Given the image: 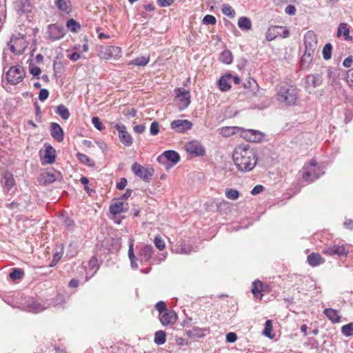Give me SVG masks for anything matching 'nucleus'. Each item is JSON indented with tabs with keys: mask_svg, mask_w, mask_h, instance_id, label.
<instances>
[{
	"mask_svg": "<svg viewBox=\"0 0 353 353\" xmlns=\"http://www.w3.org/2000/svg\"><path fill=\"white\" fill-rule=\"evenodd\" d=\"M177 92H178L176 95V99L181 103L180 108L185 109L189 105L190 103V92L183 88H179Z\"/></svg>",
	"mask_w": 353,
	"mask_h": 353,
	"instance_id": "18",
	"label": "nucleus"
},
{
	"mask_svg": "<svg viewBox=\"0 0 353 353\" xmlns=\"http://www.w3.org/2000/svg\"><path fill=\"white\" fill-rule=\"evenodd\" d=\"M51 136L58 142L63 140V131L61 127L57 123H52L50 125Z\"/></svg>",
	"mask_w": 353,
	"mask_h": 353,
	"instance_id": "22",
	"label": "nucleus"
},
{
	"mask_svg": "<svg viewBox=\"0 0 353 353\" xmlns=\"http://www.w3.org/2000/svg\"><path fill=\"white\" fill-rule=\"evenodd\" d=\"M23 276V272L22 270L19 268H14L12 272L10 273V277L12 280L20 279Z\"/></svg>",
	"mask_w": 353,
	"mask_h": 353,
	"instance_id": "44",
	"label": "nucleus"
},
{
	"mask_svg": "<svg viewBox=\"0 0 353 353\" xmlns=\"http://www.w3.org/2000/svg\"><path fill=\"white\" fill-rule=\"evenodd\" d=\"M54 3L61 12L68 14L72 11L70 0H56Z\"/></svg>",
	"mask_w": 353,
	"mask_h": 353,
	"instance_id": "26",
	"label": "nucleus"
},
{
	"mask_svg": "<svg viewBox=\"0 0 353 353\" xmlns=\"http://www.w3.org/2000/svg\"><path fill=\"white\" fill-rule=\"evenodd\" d=\"M191 251H192L191 248L190 246L184 244V245H181L178 248L177 253L188 254H190L191 252Z\"/></svg>",
	"mask_w": 353,
	"mask_h": 353,
	"instance_id": "55",
	"label": "nucleus"
},
{
	"mask_svg": "<svg viewBox=\"0 0 353 353\" xmlns=\"http://www.w3.org/2000/svg\"><path fill=\"white\" fill-rule=\"evenodd\" d=\"M242 128L236 126H227L223 127L221 129V134L223 137H230L236 134H240L241 133Z\"/></svg>",
	"mask_w": 353,
	"mask_h": 353,
	"instance_id": "27",
	"label": "nucleus"
},
{
	"mask_svg": "<svg viewBox=\"0 0 353 353\" xmlns=\"http://www.w3.org/2000/svg\"><path fill=\"white\" fill-rule=\"evenodd\" d=\"M121 53V48L116 46H106L101 51V57L109 59L118 56Z\"/></svg>",
	"mask_w": 353,
	"mask_h": 353,
	"instance_id": "19",
	"label": "nucleus"
},
{
	"mask_svg": "<svg viewBox=\"0 0 353 353\" xmlns=\"http://www.w3.org/2000/svg\"><path fill=\"white\" fill-rule=\"evenodd\" d=\"M47 33L48 34V39L51 41H54L62 39L65 34V31L62 25L54 23L50 24L48 26Z\"/></svg>",
	"mask_w": 353,
	"mask_h": 353,
	"instance_id": "8",
	"label": "nucleus"
},
{
	"mask_svg": "<svg viewBox=\"0 0 353 353\" xmlns=\"http://www.w3.org/2000/svg\"><path fill=\"white\" fill-rule=\"evenodd\" d=\"M170 126L171 128L174 130L176 132L183 133L190 130L192 127V123L187 119H178L172 121Z\"/></svg>",
	"mask_w": 353,
	"mask_h": 353,
	"instance_id": "16",
	"label": "nucleus"
},
{
	"mask_svg": "<svg viewBox=\"0 0 353 353\" xmlns=\"http://www.w3.org/2000/svg\"><path fill=\"white\" fill-rule=\"evenodd\" d=\"M327 76L330 83L333 84L336 80V71L332 69H328Z\"/></svg>",
	"mask_w": 353,
	"mask_h": 353,
	"instance_id": "51",
	"label": "nucleus"
},
{
	"mask_svg": "<svg viewBox=\"0 0 353 353\" xmlns=\"http://www.w3.org/2000/svg\"><path fill=\"white\" fill-rule=\"evenodd\" d=\"M332 45L328 43L325 45L323 49V57L325 60H329L332 56Z\"/></svg>",
	"mask_w": 353,
	"mask_h": 353,
	"instance_id": "42",
	"label": "nucleus"
},
{
	"mask_svg": "<svg viewBox=\"0 0 353 353\" xmlns=\"http://www.w3.org/2000/svg\"><path fill=\"white\" fill-rule=\"evenodd\" d=\"M305 53L301 58V67L307 66L312 61V57L317 48V37L312 31L305 34Z\"/></svg>",
	"mask_w": 353,
	"mask_h": 353,
	"instance_id": "2",
	"label": "nucleus"
},
{
	"mask_svg": "<svg viewBox=\"0 0 353 353\" xmlns=\"http://www.w3.org/2000/svg\"><path fill=\"white\" fill-rule=\"evenodd\" d=\"M321 83L322 77L319 74H309L305 78V88L309 93L312 92L314 89L319 86Z\"/></svg>",
	"mask_w": 353,
	"mask_h": 353,
	"instance_id": "15",
	"label": "nucleus"
},
{
	"mask_svg": "<svg viewBox=\"0 0 353 353\" xmlns=\"http://www.w3.org/2000/svg\"><path fill=\"white\" fill-rule=\"evenodd\" d=\"M323 314L333 323H339L341 317L336 310L332 308H326L323 311Z\"/></svg>",
	"mask_w": 353,
	"mask_h": 353,
	"instance_id": "28",
	"label": "nucleus"
},
{
	"mask_svg": "<svg viewBox=\"0 0 353 353\" xmlns=\"http://www.w3.org/2000/svg\"><path fill=\"white\" fill-rule=\"evenodd\" d=\"M241 136L250 142H259L263 138V134L259 131L254 130H244L242 128Z\"/></svg>",
	"mask_w": 353,
	"mask_h": 353,
	"instance_id": "17",
	"label": "nucleus"
},
{
	"mask_svg": "<svg viewBox=\"0 0 353 353\" xmlns=\"http://www.w3.org/2000/svg\"><path fill=\"white\" fill-rule=\"evenodd\" d=\"M232 75L227 74L222 76L219 80V88L223 92L228 91L231 88L230 80L232 79Z\"/></svg>",
	"mask_w": 353,
	"mask_h": 353,
	"instance_id": "24",
	"label": "nucleus"
},
{
	"mask_svg": "<svg viewBox=\"0 0 353 353\" xmlns=\"http://www.w3.org/2000/svg\"><path fill=\"white\" fill-rule=\"evenodd\" d=\"M155 307L159 312V314L168 311L166 309V305L163 301L158 302L156 304Z\"/></svg>",
	"mask_w": 353,
	"mask_h": 353,
	"instance_id": "56",
	"label": "nucleus"
},
{
	"mask_svg": "<svg viewBox=\"0 0 353 353\" xmlns=\"http://www.w3.org/2000/svg\"><path fill=\"white\" fill-rule=\"evenodd\" d=\"M263 190V186L261 185H256L251 191V194L256 195L261 192Z\"/></svg>",
	"mask_w": 353,
	"mask_h": 353,
	"instance_id": "62",
	"label": "nucleus"
},
{
	"mask_svg": "<svg viewBox=\"0 0 353 353\" xmlns=\"http://www.w3.org/2000/svg\"><path fill=\"white\" fill-rule=\"evenodd\" d=\"M323 253L330 256H347L349 251L346 249L344 245H330L326 246L323 249Z\"/></svg>",
	"mask_w": 353,
	"mask_h": 353,
	"instance_id": "9",
	"label": "nucleus"
},
{
	"mask_svg": "<svg viewBox=\"0 0 353 353\" xmlns=\"http://www.w3.org/2000/svg\"><path fill=\"white\" fill-rule=\"evenodd\" d=\"M279 36L286 38L289 36V31L283 26H272L267 31L266 39L270 41Z\"/></svg>",
	"mask_w": 353,
	"mask_h": 353,
	"instance_id": "11",
	"label": "nucleus"
},
{
	"mask_svg": "<svg viewBox=\"0 0 353 353\" xmlns=\"http://www.w3.org/2000/svg\"><path fill=\"white\" fill-rule=\"evenodd\" d=\"M232 157L234 164L240 171H250L257 163L256 152L248 144L236 146Z\"/></svg>",
	"mask_w": 353,
	"mask_h": 353,
	"instance_id": "1",
	"label": "nucleus"
},
{
	"mask_svg": "<svg viewBox=\"0 0 353 353\" xmlns=\"http://www.w3.org/2000/svg\"><path fill=\"white\" fill-rule=\"evenodd\" d=\"M24 309L28 312L38 313L46 309V307L42 305L37 301L31 299L26 306H25Z\"/></svg>",
	"mask_w": 353,
	"mask_h": 353,
	"instance_id": "23",
	"label": "nucleus"
},
{
	"mask_svg": "<svg viewBox=\"0 0 353 353\" xmlns=\"http://www.w3.org/2000/svg\"><path fill=\"white\" fill-rule=\"evenodd\" d=\"M272 323L271 320H267L265 323V327L263 332V334L270 338L273 339L274 334L272 333Z\"/></svg>",
	"mask_w": 353,
	"mask_h": 353,
	"instance_id": "35",
	"label": "nucleus"
},
{
	"mask_svg": "<svg viewBox=\"0 0 353 353\" xmlns=\"http://www.w3.org/2000/svg\"><path fill=\"white\" fill-rule=\"evenodd\" d=\"M237 339L236 334L234 332H229L226 335V341L228 343H234Z\"/></svg>",
	"mask_w": 353,
	"mask_h": 353,
	"instance_id": "59",
	"label": "nucleus"
},
{
	"mask_svg": "<svg viewBox=\"0 0 353 353\" xmlns=\"http://www.w3.org/2000/svg\"><path fill=\"white\" fill-rule=\"evenodd\" d=\"M92 123L93 124V125L99 130H102L104 127L102 124V123L101 122L100 119L99 117H93L92 119Z\"/></svg>",
	"mask_w": 353,
	"mask_h": 353,
	"instance_id": "53",
	"label": "nucleus"
},
{
	"mask_svg": "<svg viewBox=\"0 0 353 353\" xmlns=\"http://www.w3.org/2000/svg\"><path fill=\"white\" fill-rule=\"evenodd\" d=\"M127 185V179L122 178L119 183L117 184V188L119 190H123Z\"/></svg>",
	"mask_w": 353,
	"mask_h": 353,
	"instance_id": "63",
	"label": "nucleus"
},
{
	"mask_svg": "<svg viewBox=\"0 0 353 353\" xmlns=\"http://www.w3.org/2000/svg\"><path fill=\"white\" fill-rule=\"evenodd\" d=\"M225 196L228 199L231 200H236L239 196V192L235 189H226Z\"/></svg>",
	"mask_w": 353,
	"mask_h": 353,
	"instance_id": "45",
	"label": "nucleus"
},
{
	"mask_svg": "<svg viewBox=\"0 0 353 353\" xmlns=\"http://www.w3.org/2000/svg\"><path fill=\"white\" fill-rule=\"evenodd\" d=\"M66 27L70 31L72 32H77L80 29V24L73 19H70L67 21Z\"/></svg>",
	"mask_w": 353,
	"mask_h": 353,
	"instance_id": "37",
	"label": "nucleus"
},
{
	"mask_svg": "<svg viewBox=\"0 0 353 353\" xmlns=\"http://www.w3.org/2000/svg\"><path fill=\"white\" fill-rule=\"evenodd\" d=\"M297 99L296 88L288 84L281 85L278 90V100L287 105H293Z\"/></svg>",
	"mask_w": 353,
	"mask_h": 353,
	"instance_id": "3",
	"label": "nucleus"
},
{
	"mask_svg": "<svg viewBox=\"0 0 353 353\" xmlns=\"http://www.w3.org/2000/svg\"><path fill=\"white\" fill-rule=\"evenodd\" d=\"M221 11L223 14L230 18H234L235 16L234 10L229 4H223L221 8Z\"/></svg>",
	"mask_w": 353,
	"mask_h": 353,
	"instance_id": "38",
	"label": "nucleus"
},
{
	"mask_svg": "<svg viewBox=\"0 0 353 353\" xmlns=\"http://www.w3.org/2000/svg\"><path fill=\"white\" fill-rule=\"evenodd\" d=\"M324 172L322 169L317 166L315 160H312L309 165H305L303 168L302 178L307 182L314 181L318 179Z\"/></svg>",
	"mask_w": 353,
	"mask_h": 353,
	"instance_id": "4",
	"label": "nucleus"
},
{
	"mask_svg": "<svg viewBox=\"0 0 353 353\" xmlns=\"http://www.w3.org/2000/svg\"><path fill=\"white\" fill-rule=\"evenodd\" d=\"M133 130L135 133L142 134L145 130V125H143V124L137 125L134 126Z\"/></svg>",
	"mask_w": 353,
	"mask_h": 353,
	"instance_id": "61",
	"label": "nucleus"
},
{
	"mask_svg": "<svg viewBox=\"0 0 353 353\" xmlns=\"http://www.w3.org/2000/svg\"><path fill=\"white\" fill-rule=\"evenodd\" d=\"M157 1L160 7H168L173 3L174 0H157Z\"/></svg>",
	"mask_w": 353,
	"mask_h": 353,
	"instance_id": "58",
	"label": "nucleus"
},
{
	"mask_svg": "<svg viewBox=\"0 0 353 353\" xmlns=\"http://www.w3.org/2000/svg\"><path fill=\"white\" fill-rule=\"evenodd\" d=\"M150 61V57L146 56H142L134 59L131 61L130 64L138 65V66H145Z\"/></svg>",
	"mask_w": 353,
	"mask_h": 353,
	"instance_id": "33",
	"label": "nucleus"
},
{
	"mask_svg": "<svg viewBox=\"0 0 353 353\" xmlns=\"http://www.w3.org/2000/svg\"><path fill=\"white\" fill-rule=\"evenodd\" d=\"M98 267L99 265L97 259L94 257L90 259V260L88 262V268H90V270H94V273H95L97 270L98 269Z\"/></svg>",
	"mask_w": 353,
	"mask_h": 353,
	"instance_id": "50",
	"label": "nucleus"
},
{
	"mask_svg": "<svg viewBox=\"0 0 353 353\" xmlns=\"http://www.w3.org/2000/svg\"><path fill=\"white\" fill-rule=\"evenodd\" d=\"M125 211L126 210L124 209V203L121 201L112 203L110 206V212L113 215H117Z\"/></svg>",
	"mask_w": 353,
	"mask_h": 353,
	"instance_id": "30",
	"label": "nucleus"
},
{
	"mask_svg": "<svg viewBox=\"0 0 353 353\" xmlns=\"http://www.w3.org/2000/svg\"><path fill=\"white\" fill-rule=\"evenodd\" d=\"M160 130V125L157 121H153L150 127V133L152 136H155L159 134Z\"/></svg>",
	"mask_w": 353,
	"mask_h": 353,
	"instance_id": "47",
	"label": "nucleus"
},
{
	"mask_svg": "<svg viewBox=\"0 0 353 353\" xmlns=\"http://www.w3.org/2000/svg\"><path fill=\"white\" fill-rule=\"evenodd\" d=\"M342 334L347 336H351L353 335V323H350L347 325H343L341 327Z\"/></svg>",
	"mask_w": 353,
	"mask_h": 353,
	"instance_id": "40",
	"label": "nucleus"
},
{
	"mask_svg": "<svg viewBox=\"0 0 353 353\" xmlns=\"http://www.w3.org/2000/svg\"><path fill=\"white\" fill-rule=\"evenodd\" d=\"M307 261L312 267H315L325 263V259L319 253L314 252L307 256Z\"/></svg>",
	"mask_w": 353,
	"mask_h": 353,
	"instance_id": "25",
	"label": "nucleus"
},
{
	"mask_svg": "<svg viewBox=\"0 0 353 353\" xmlns=\"http://www.w3.org/2000/svg\"><path fill=\"white\" fill-rule=\"evenodd\" d=\"M46 181L48 183H52L53 181H56L58 178V176L60 175L59 172H57L56 171L51 172H46Z\"/></svg>",
	"mask_w": 353,
	"mask_h": 353,
	"instance_id": "46",
	"label": "nucleus"
},
{
	"mask_svg": "<svg viewBox=\"0 0 353 353\" xmlns=\"http://www.w3.org/2000/svg\"><path fill=\"white\" fill-rule=\"evenodd\" d=\"M154 343L157 345H162L165 342V333L162 330L156 332L154 334Z\"/></svg>",
	"mask_w": 353,
	"mask_h": 353,
	"instance_id": "39",
	"label": "nucleus"
},
{
	"mask_svg": "<svg viewBox=\"0 0 353 353\" xmlns=\"http://www.w3.org/2000/svg\"><path fill=\"white\" fill-rule=\"evenodd\" d=\"M154 245L159 250H163L165 248L164 241L159 236H156L154 240Z\"/></svg>",
	"mask_w": 353,
	"mask_h": 353,
	"instance_id": "49",
	"label": "nucleus"
},
{
	"mask_svg": "<svg viewBox=\"0 0 353 353\" xmlns=\"http://www.w3.org/2000/svg\"><path fill=\"white\" fill-rule=\"evenodd\" d=\"M350 30L347 27V24L345 23H341L338 28L337 35L343 36L345 39L348 40L350 39V37L349 36Z\"/></svg>",
	"mask_w": 353,
	"mask_h": 353,
	"instance_id": "32",
	"label": "nucleus"
},
{
	"mask_svg": "<svg viewBox=\"0 0 353 353\" xmlns=\"http://www.w3.org/2000/svg\"><path fill=\"white\" fill-rule=\"evenodd\" d=\"M132 171L136 176L146 182L150 181L154 173L152 168H145L137 162L132 164Z\"/></svg>",
	"mask_w": 353,
	"mask_h": 353,
	"instance_id": "7",
	"label": "nucleus"
},
{
	"mask_svg": "<svg viewBox=\"0 0 353 353\" xmlns=\"http://www.w3.org/2000/svg\"><path fill=\"white\" fill-rule=\"evenodd\" d=\"M1 183L4 192L8 193L16 184L13 174L8 170H5L1 174Z\"/></svg>",
	"mask_w": 353,
	"mask_h": 353,
	"instance_id": "13",
	"label": "nucleus"
},
{
	"mask_svg": "<svg viewBox=\"0 0 353 353\" xmlns=\"http://www.w3.org/2000/svg\"><path fill=\"white\" fill-rule=\"evenodd\" d=\"M56 112L64 120H67L70 117V112L64 105H59L57 108Z\"/></svg>",
	"mask_w": 353,
	"mask_h": 353,
	"instance_id": "34",
	"label": "nucleus"
},
{
	"mask_svg": "<svg viewBox=\"0 0 353 353\" xmlns=\"http://www.w3.org/2000/svg\"><path fill=\"white\" fill-rule=\"evenodd\" d=\"M203 23L205 25H215L216 19L213 15L207 14L203 17Z\"/></svg>",
	"mask_w": 353,
	"mask_h": 353,
	"instance_id": "48",
	"label": "nucleus"
},
{
	"mask_svg": "<svg viewBox=\"0 0 353 353\" xmlns=\"http://www.w3.org/2000/svg\"><path fill=\"white\" fill-rule=\"evenodd\" d=\"M159 319L163 325L173 324L176 319V314L172 311H165L159 314Z\"/></svg>",
	"mask_w": 353,
	"mask_h": 353,
	"instance_id": "21",
	"label": "nucleus"
},
{
	"mask_svg": "<svg viewBox=\"0 0 353 353\" xmlns=\"http://www.w3.org/2000/svg\"><path fill=\"white\" fill-rule=\"evenodd\" d=\"M10 50L14 54H21L23 52L28 46L25 37L19 34L17 37H12L10 39Z\"/></svg>",
	"mask_w": 353,
	"mask_h": 353,
	"instance_id": "6",
	"label": "nucleus"
},
{
	"mask_svg": "<svg viewBox=\"0 0 353 353\" xmlns=\"http://www.w3.org/2000/svg\"><path fill=\"white\" fill-rule=\"evenodd\" d=\"M238 26L242 30H250L252 28V21L247 17H241L238 20Z\"/></svg>",
	"mask_w": 353,
	"mask_h": 353,
	"instance_id": "29",
	"label": "nucleus"
},
{
	"mask_svg": "<svg viewBox=\"0 0 353 353\" xmlns=\"http://www.w3.org/2000/svg\"><path fill=\"white\" fill-rule=\"evenodd\" d=\"M221 61L226 64H230L232 61V56L229 50H224L220 57Z\"/></svg>",
	"mask_w": 353,
	"mask_h": 353,
	"instance_id": "41",
	"label": "nucleus"
},
{
	"mask_svg": "<svg viewBox=\"0 0 353 353\" xmlns=\"http://www.w3.org/2000/svg\"><path fill=\"white\" fill-rule=\"evenodd\" d=\"M153 248L150 245H145L140 248L139 250V256L141 262L148 261L153 254Z\"/></svg>",
	"mask_w": 353,
	"mask_h": 353,
	"instance_id": "20",
	"label": "nucleus"
},
{
	"mask_svg": "<svg viewBox=\"0 0 353 353\" xmlns=\"http://www.w3.org/2000/svg\"><path fill=\"white\" fill-rule=\"evenodd\" d=\"M49 92L46 89H41L39 92V99L41 101H44L48 97Z\"/></svg>",
	"mask_w": 353,
	"mask_h": 353,
	"instance_id": "57",
	"label": "nucleus"
},
{
	"mask_svg": "<svg viewBox=\"0 0 353 353\" xmlns=\"http://www.w3.org/2000/svg\"><path fill=\"white\" fill-rule=\"evenodd\" d=\"M262 290L263 283L260 281H255L252 283V292L254 296H259Z\"/></svg>",
	"mask_w": 353,
	"mask_h": 353,
	"instance_id": "36",
	"label": "nucleus"
},
{
	"mask_svg": "<svg viewBox=\"0 0 353 353\" xmlns=\"http://www.w3.org/2000/svg\"><path fill=\"white\" fill-rule=\"evenodd\" d=\"M30 72L33 76L38 77L41 73V70L38 66H32L30 68Z\"/></svg>",
	"mask_w": 353,
	"mask_h": 353,
	"instance_id": "60",
	"label": "nucleus"
},
{
	"mask_svg": "<svg viewBox=\"0 0 353 353\" xmlns=\"http://www.w3.org/2000/svg\"><path fill=\"white\" fill-rule=\"evenodd\" d=\"M26 75L23 68L21 65L12 66L6 73V79L11 85L21 82Z\"/></svg>",
	"mask_w": 353,
	"mask_h": 353,
	"instance_id": "5",
	"label": "nucleus"
},
{
	"mask_svg": "<svg viewBox=\"0 0 353 353\" xmlns=\"http://www.w3.org/2000/svg\"><path fill=\"white\" fill-rule=\"evenodd\" d=\"M62 256H63L62 251L57 252L53 256V259L50 264V267L55 266L56 264L57 263V262L61 259Z\"/></svg>",
	"mask_w": 353,
	"mask_h": 353,
	"instance_id": "52",
	"label": "nucleus"
},
{
	"mask_svg": "<svg viewBox=\"0 0 353 353\" xmlns=\"http://www.w3.org/2000/svg\"><path fill=\"white\" fill-rule=\"evenodd\" d=\"M185 149L188 153L196 157H202L205 153L204 147L199 141L196 140L186 143L185 145Z\"/></svg>",
	"mask_w": 353,
	"mask_h": 353,
	"instance_id": "10",
	"label": "nucleus"
},
{
	"mask_svg": "<svg viewBox=\"0 0 353 353\" xmlns=\"http://www.w3.org/2000/svg\"><path fill=\"white\" fill-rule=\"evenodd\" d=\"M285 12L290 15H294L296 12V8L292 5H289L285 8Z\"/></svg>",
	"mask_w": 353,
	"mask_h": 353,
	"instance_id": "64",
	"label": "nucleus"
},
{
	"mask_svg": "<svg viewBox=\"0 0 353 353\" xmlns=\"http://www.w3.org/2000/svg\"><path fill=\"white\" fill-rule=\"evenodd\" d=\"M346 81L349 86L353 89V68L347 71L346 74Z\"/></svg>",
	"mask_w": 353,
	"mask_h": 353,
	"instance_id": "54",
	"label": "nucleus"
},
{
	"mask_svg": "<svg viewBox=\"0 0 353 353\" xmlns=\"http://www.w3.org/2000/svg\"><path fill=\"white\" fill-rule=\"evenodd\" d=\"M114 128L118 131L120 141L125 146H131L133 143V139L126 130L125 126L122 123H117Z\"/></svg>",
	"mask_w": 353,
	"mask_h": 353,
	"instance_id": "12",
	"label": "nucleus"
},
{
	"mask_svg": "<svg viewBox=\"0 0 353 353\" xmlns=\"http://www.w3.org/2000/svg\"><path fill=\"white\" fill-rule=\"evenodd\" d=\"M44 159L48 163H52L55 161L54 150L51 145L46 147L45 150Z\"/></svg>",
	"mask_w": 353,
	"mask_h": 353,
	"instance_id": "31",
	"label": "nucleus"
},
{
	"mask_svg": "<svg viewBox=\"0 0 353 353\" xmlns=\"http://www.w3.org/2000/svg\"><path fill=\"white\" fill-rule=\"evenodd\" d=\"M179 160V154L174 150H166L157 158V161L161 164H165L167 161H170L173 165H175Z\"/></svg>",
	"mask_w": 353,
	"mask_h": 353,
	"instance_id": "14",
	"label": "nucleus"
},
{
	"mask_svg": "<svg viewBox=\"0 0 353 353\" xmlns=\"http://www.w3.org/2000/svg\"><path fill=\"white\" fill-rule=\"evenodd\" d=\"M78 159L83 163L92 166L94 165L93 161H92L88 156L85 154L78 153L77 154Z\"/></svg>",
	"mask_w": 353,
	"mask_h": 353,
	"instance_id": "43",
	"label": "nucleus"
}]
</instances>
